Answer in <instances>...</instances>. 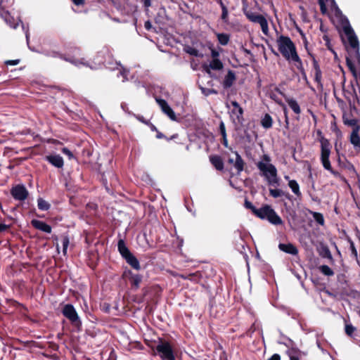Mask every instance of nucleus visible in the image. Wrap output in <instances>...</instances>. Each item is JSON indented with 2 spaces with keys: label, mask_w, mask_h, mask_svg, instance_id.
Masks as SVG:
<instances>
[{
  "label": "nucleus",
  "mask_w": 360,
  "mask_h": 360,
  "mask_svg": "<svg viewBox=\"0 0 360 360\" xmlns=\"http://www.w3.org/2000/svg\"><path fill=\"white\" fill-rule=\"evenodd\" d=\"M74 55L62 54L58 52L53 51L50 56L53 57H59L61 59L69 62L76 66L82 65L84 66L89 67L91 69H96L98 67L105 65L107 61H109L112 58V53L108 47H103L98 51L94 58V66L89 64L84 58L80 57L81 50L79 48L75 47L73 49Z\"/></svg>",
  "instance_id": "f257e3e1"
},
{
  "label": "nucleus",
  "mask_w": 360,
  "mask_h": 360,
  "mask_svg": "<svg viewBox=\"0 0 360 360\" xmlns=\"http://www.w3.org/2000/svg\"><path fill=\"white\" fill-rule=\"evenodd\" d=\"M276 43L279 52L286 60L296 63L301 60L295 44L289 37L281 35L278 37Z\"/></svg>",
  "instance_id": "f03ea898"
},
{
  "label": "nucleus",
  "mask_w": 360,
  "mask_h": 360,
  "mask_svg": "<svg viewBox=\"0 0 360 360\" xmlns=\"http://www.w3.org/2000/svg\"><path fill=\"white\" fill-rule=\"evenodd\" d=\"M257 167L262 172L269 185H278L279 178L278 177L277 169L274 165L266 164L260 161L257 162Z\"/></svg>",
  "instance_id": "7ed1b4c3"
},
{
  "label": "nucleus",
  "mask_w": 360,
  "mask_h": 360,
  "mask_svg": "<svg viewBox=\"0 0 360 360\" xmlns=\"http://www.w3.org/2000/svg\"><path fill=\"white\" fill-rule=\"evenodd\" d=\"M330 149L331 145L329 141L322 137L321 139V162L325 169L329 171L333 175L337 176L339 173L333 169L329 160Z\"/></svg>",
  "instance_id": "20e7f679"
},
{
  "label": "nucleus",
  "mask_w": 360,
  "mask_h": 360,
  "mask_svg": "<svg viewBox=\"0 0 360 360\" xmlns=\"http://www.w3.org/2000/svg\"><path fill=\"white\" fill-rule=\"evenodd\" d=\"M255 215L259 219H266L274 225L282 224L281 217L269 205H264L262 207L257 209Z\"/></svg>",
  "instance_id": "39448f33"
},
{
  "label": "nucleus",
  "mask_w": 360,
  "mask_h": 360,
  "mask_svg": "<svg viewBox=\"0 0 360 360\" xmlns=\"http://www.w3.org/2000/svg\"><path fill=\"white\" fill-rule=\"evenodd\" d=\"M343 31L347 37L348 45L346 46L347 51L349 52L350 56H352L351 51L354 52L359 50V39L351 25L348 23L343 26Z\"/></svg>",
  "instance_id": "423d86ee"
},
{
  "label": "nucleus",
  "mask_w": 360,
  "mask_h": 360,
  "mask_svg": "<svg viewBox=\"0 0 360 360\" xmlns=\"http://www.w3.org/2000/svg\"><path fill=\"white\" fill-rule=\"evenodd\" d=\"M231 105L233 106V108L229 112L230 118L235 125L236 129H237L240 126H242L244 122V110L236 101H231Z\"/></svg>",
  "instance_id": "0eeeda50"
},
{
  "label": "nucleus",
  "mask_w": 360,
  "mask_h": 360,
  "mask_svg": "<svg viewBox=\"0 0 360 360\" xmlns=\"http://www.w3.org/2000/svg\"><path fill=\"white\" fill-rule=\"evenodd\" d=\"M156 352L162 360H175L174 351L168 342L160 341L156 347Z\"/></svg>",
  "instance_id": "6e6552de"
},
{
  "label": "nucleus",
  "mask_w": 360,
  "mask_h": 360,
  "mask_svg": "<svg viewBox=\"0 0 360 360\" xmlns=\"http://www.w3.org/2000/svg\"><path fill=\"white\" fill-rule=\"evenodd\" d=\"M245 14L250 21L259 24L263 33L267 34L269 31L268 22L262 15L252 11H247Z\"/></svg>",
  "instance_id": "1a4fd4ad"
},
{
  "label": "nucleus",
  "mask_w": 360,
  "mask_h": 360,
  "mask_svg": "<svg viewBox=\"0 0 360 360\" xmlns=\"http://www.w3.org/2000/svg\"><path fill=\"white\" fill-rule=\"evenodd\" d=\"M63 314L75 326H79L81 321L74 307L71 304H66L63 309Z\"/></svg>",
  "instance_id": "9d476101"
},
{
  "label": "nucleus",
  "mask_w": 360,
  "mask_h": 360,
  "mask_svg": "<svg viewBox=\"0 0 360 360\" xmlns=\"http://www.w3.org/2000/svg\"><path fill=\"white\" fill-rule=\"evenodd\" d=\"M11 195L15 200L23 201L28 197L29 193L22 184H18L11 189Z\"/></svg>",
  "instance_id": "9b49d317"
},
{
  "label": "nucleus",
  "mask_w": 360,
  "mask_h": 360,
  "mask_svg": "<svg viewBox=\"0 0 360 360\" xmlns=\"http://www.w3.org/2000/svg\"><path fill=\"white\" fill-rule=\"evenodd\" d=\"M155 101L165 114H166L172 120H176V116L174 110L171 108V107L165 99L156 98Z\"/></svg>",
  "instance_id": "f8f14e48"
},
{
  "label": "nucleus",
  "mask_w": 360,
  "mask_h": 360,
  "mask_svg": "<svg viewBox=\"0 0 360 360\" xmlns=\"http://www.w3.org/2000/svg\"><path fill=\"white\" fill-rule=\"evenodd\" d=\"M233 153L236 155V160H233L232 158H229L228 162L233 165L237 171V174L239 175L244 170L245 162L237 151H234Z\"/></svg>",
  "instance_id": "ddd939ff"
},
{
  "label": "nucleus",
  "mask_w": 360,
  "mask_h": 360,
  "mask_svg": "<svg viewBox=\"0 0 360 360\" xmlns=\"http://www.w3.org/2000/svg\"><path fill=\"white\" fill-rule=\"evenodd\" d=\"M309 56L311 58L313 63V68L314 70V81L318 84V85L322 87V72L321 70L319 63L316 60L315 56L312 53L309 52Z\"/></svg>",
  "instance_id": "4468645a"
},
{
  "label": "nucleus",
  "mask_w": 360,
  "mask_h": 360,
  "mask_svg": "<svg viewBox=\"0 0 360 360\" xmlns=\"http://www.w3.org/2000/svg\"><path fill=\"white\" fill-rule=\"evenodd\" d=\"M360 127H356L352 129V131L350 134L349 141L353 145L354 148L360 149Z\"/></svg>",
  "instance_id": "2eb2a0df"
},
{
  "label": "nucleus",
  "mask_w": 360,
  "mask_h": 360,
  "mask_svg": "<svg viewBox=\"0 0 360 360\" xmlns=\"http://www.w3.org/2000/svg\"><path fill=\"white\" fill-rule=\"evenodd\" d=\"M46 161L57 168H62L64 165L63 158L60 155H49L45 157Z\"/></svg>",
  "instance_id": "dca6fc26"
},
{
  "label": "nucleus",
  "mask_w": 360,
  "mask_h": 360,
  "mask_svg": "<svg viewBox=\"0 0 360 360\" xmlns=\"http://www.w3.org/2000/svg\"><path fill=\"white\" fill-rule=\"evenodd\" d=\"M223 67L224 65L222 62L219 58H214L210 61L208 65H204V70L207 74L211 75L210 70H220L223 68Z\"/></svg>",
  "instance_id": "f3484780"
},
{
  "label": "nucleus",
  "mask_w": 360,
  "mask_h": 360,
  "mask_svg": "<svg viewBox=\"0 0 360 360\" xmlns=\"http://www.w3.org/2000/svg\"><path fill=\"white\" fill-rule=\"evenodd\" d=\"M210 162L217 170L222 171L224 168V164L221 156L218 155H212L209 157Z\"/></svg>",
  "instance_id": "a211bd4d"
},
{
  "label": "nucleus",
  "mask_w": 360,
  "mask_h": 360,
  "mask_svg": "<svg viewBox=\"0 0 360 360\" xmlns=\"http://www.w3.org/2000/svg\"><path fill=\"white\" fill-rule=\"evenodd\" d=\"M236 77L235 72L231 70H229L226 75L224 77L223 83H222L223 87L224 89H229V88L233 86L234 82L236 81Z\"/></svg>",
  "instance_id": "6ab92c4d"
},
{
  "label": "nucleus",
  "mask_w": 360,
  "mask_h": 360,
  "mask_svg": "<svg viewBox=\"0 0 360 360\" xmlns=\"http://www.w3.org/2000/svg\"><path fill=\"white\" fill-rule=\"evenodd\" d=\"M317 251L319 255L322 257L326 258L330 261H333V256L327 245H324L323 243H320L317 246Z\"/></svg>",
  "instance_id": "aec40b11"
},
{
  "label": "nucleus",
  "mask_w": 360,
  "mask_h": 360,
  "mask_svg": "<svg viewBox=\"0 0 360 360\" xmlns=\"http://www.w3.org/2000/svg\"><path fill=\"white\" fill-rule=\"evenodd\" d=\"M290 360H300L306 356V353L295 348H291L288 351Z\"/></svg>",
  "instance_id": "412c9836"
},
{
  "label": "nucleus",
  "mask_w": 360,
  "mask_h": 360,
  "mask_svg": "<svg viewBox=\"0 0 360 360\" xmlns=\"http://www.w3.org/2000/svg\"><path fill=\"white\" fill-rule=\"evenodd\" d=\"M278 248L281 251L285 252L288 254H290V255H295L298 252L296 247L294 246L291 243H288V244L280 243L278 245Z\"/></svg>",
  "instance_id": "4be33fe9"
},
{
  "label": "nucleus",
  "mask_w": 360,
  "mask_h": 360,
  "mask_svg": "<svg viewBox=\"0 0 360 360\" xmlns=\"http://www.w3.org/2000/svg\"><path fill=\"white\" fill-rule=\"evenodd\" d=\"M219 132L221 135V143L225 148L229 147L226 126L223 121H221L219 126Z\"/></svg>",
  "instance_id": "5701e85b"
},
{
  "label": "nucleus",
  "mask_w": 360,
  "mask_h": 360,
  "mask_svg": "<svg viewBox=\"0 0 360 360\" xmlns=\"http://www.w3.org/2000/svg\"><path fill=\"white\" fill-rule=\"evenodd\" d=\"M285 101L295 114L300 115L301 113L300 107L295 99L292 98H286Z\"/></svg>",
  "instance_id": "b1692460"
},
{
  "label": "nucleus",
  "mask_w": 360,
  "mask_h": 360,
  "mask_svg": "<svg viewBox=\"0 0 360 360\" xmlns=\"http://www.w3.org/2000/svg\"><path fill=\"white\" fill-rule=\"evenodd\" d=\"M260 124L262 127L265 129L271 128L273 125V119L271 116L268 113L264 114V115L261 119Z\"/></svg>",
  "instance_id": "393cba45"
},
{
  "label": "nucleus",
  "mask_w": 360,
  "mask_h": 360,
  "mask_svg": "<svg viewBox=\"0 0 360 360\" xmlns=\"http://www.w3.org/2000/svg\"><path fill=\"white\" fill-rule=\"evenodd\" d=\"M288 186L290 188L293 193L297 196L300 197L302 195V193L300 190V186L297 181L295 180H289L288 181Z\"/></svg>",
  "instance_id": "a878e982"
},
{
  "label": "nucleus",
  "mask_w": 360,
  "mask_h": 360,
  "mask_svg": "<svg viewBox=\"0 0 360 360\" xmlns=\"http://www.w3.org/2000/svg\"><path fill=\"white\" fill-rule=\"evenodd\" d=\"M269 193L273 198H275L281 197L283 195H285L288 199L290 198V195L288 193H285V192H283L282 190L278 189V188H276V189L270 188Z\"/></svg>",
  "instance_id": "bb28decb"
},
{
  "label": "nucleus",
  "mask_w": 360,
  "mask_h": 360,
  "mask_svg": "<svg viewBox=\"0 0 360 360\" xmlns=\"http://www.w3.org/2000/svg\"><path fill=\"white\" fill-rule=\"evenodd\" d=\"M217 37L219 43L222 46L227 45L230 40V35L226 33H218Z\"/></svg>",
  "instance_id": "cd10ccee"
},
{
  "label": "nucleus",
  "mask_w": 360,
  "mask_h": 360,
  "mask_svg": "<svg viewBox=\"0 0 360 360\" xmlns=\"http://www.w3.org/2000/svg\"><path fill=\"white\" fill-rule=\"evenodd\" d=\"M124 258L134 269H139L140 266L138 260L131 253Z\"/></svg>",
  "instance_id": "c85d7f7f"
},
{
  "label": "nucleus",
  "mask_w": 360,
  "mask_h": 360,
  "mask_svg": "<svg viewBox=\"0 0 360 360\" xmlns=\"http://www.w3.org/2000/svg\"><path fill=\"white\" fill-rule=\"evenodd\" d=\"M118 250L123 257H125L130 254L129 250L125 245L124 242L122 240H120L118 242Z\"/></svg>",
  "instance_id": "c756f323"
},
{
  "label": "nucleus",
  "mask_w": 360,
  "mask_h": 360,
  "mask_svg": "<svg viewBox=\"0 0 360 360\" xmlns=\"http://www.w3.org/2000/svg\"><path fill=\"white\" fill-rule=\"evenodd\" d=\"M342 120L345 125L352 127V129L356 127H360L356 119H349L346 115H343Z\"/></svg>",
  "instance_id": "7c9ffc66"
},
{
  "label": "nucleus",
  "mask_w": 360,
  "mask_h": 360,
  "mask_svg": "<svg viewBox=\"0 0 360 360\" xmlns=\"http://www.w3.org/2000/svg\"><path fill=\"white\" fill-rule=\"evenodd\" d=\"M219 6H220V7L221 8V20L224 22L227 23L229 22V11H228V8H227V7L225 6V4L224 3L221 4Z\"/></svg>",
  "instance_id": "2f4dec72"
},
{
  "label": "nucleus",
  "mask_w": 360,
  "mask_h": 360,
  "mask_svg": "<svg viewBox=\"0 0 360 360\" xmlns=\"http://www.w3.org/2000/svg\"><path fill=\"white\" fill-rule=\"evenodd\" d=\"M37 206L40 210L46 211L50 208L51 205L43 198H39L37 200Z\"/></svg>",
  "instance_id": "473e14b6"
},
{
  "label": "nucleus",
  "mask_w": 360,
  "mask_h": 360,
  "mask_svg": "<svg viewBox=\"0 0 360 360\" xmlns=\"http://www.w3.org/2000/svg\"><path fill=\"white\" fill-rule=\"evenodd\" d=\"M156 138L158 139H165L167 141H172V140H175L176 139L179 138V134H174L173 135H172L171 136L169 137H167L165 135H164L162 132L159 131L158 130L156 131Z\"/></svg>",
  "instance_id": "72a5a7b5"
},
{
  "label": "nucleus",
  "mask_w": 360,
  "mask_h": 360,
  "mask_svg": "<svg viewBox=\"0 0 360 360\" xmlns=\"http://www.w3.org/2000/svg\"><path fill=\"white\" fill-rule=\"evenodd\" d=\"M295 65L297 68V69L300 72L302 78L307 82V83H308L307 74L305 72L302 60H300L299 62L295 63Z\"/></svg>",
  "instance_id": "f704fd0d"
},
{
  "label": "nucleus",
  "mask_w": 360,
  "mask_h": 360,
  "mask_svg": "<svg viewBox=\"0 0 360 360\" xmlns=\"http://www.w3.org/2000/svg\"><path fill=\"white\" fill-rule=\"evenodd\" d=\"M314 219L320 225H323L324 224V218L323 215L321 213L311 212Z\"/></svg>",
  "instance_id": "c9c22d12"
},
{
  "label": "nucleus",
  "mask_w": 360,
  "mask_h": 360,
  "mask_svg": "<svg viewBox=\"0 0 360 360\" xmlns=\"http://www.w3.org/2000/svg\"><path fill=\"white\" fill-rule=\"evenodd\" d=\"M319 270L322 274L326 276H333L334 274L333 271L327 265H321L319 267Z\"/></svg>",
  "instance_id": "e433bc0d"
},
{
  "label": "nucleus",
  "mask_w": 360,
  "mask_h": 360,
  "mask_svg": "<svg viewBox=\"0 0 360 360\" xmlns=\"http://www.w3.org/2000/svg\"><path fill=\"white\" fill-rule=\"evenodd\" d=\"M300 240L302 243H304L305 244H307L308 242H314V238L310 234H306L305 233H302Z\"/></svg>",
  "instance_id": "4c0bfd02"
},
{
  "label": "nucleus",
  "mask_w": 360,
  "mask_h": 360,
  "mask_svg": "<svg viewBox=\"0 0 360 360\" xmlns=\"http://www.w3.org/2000/svg\"><path fill=\"white\" fill-rule=\"evenodd\" d=\"M244 205L245 208L250 210L252 214H255V212H257V208L255 206H254L252 203L247 199L245 200Z\"/></svg>",
  "instance_id": "58836bf2"
},
{
  "label": "nucleus",
  "mask_w": 360,
  "mask_h": 360,
  "mask_svg": "<svg viewBox=\"0 0 360 360\" xmlns=\"http://www.w3.org/2000/svg\"><path fill=\"white\" fill-rule=\"evenodd\" d=\"M185 51L193 56H199V51L195 48L191 47V46H187L185 48Z\"/></svg>",
  "instance_id": "ea45409f"
},
{
  "label": "nucleus",
  "mask_w": 360,
  "mask_h": 360,
  "mask_svg": "<svg viewBox=\"0 0 360 360\" xmlns=\"http://www.w3.org/2000/svg\"><path fill=\"white\" fill-rule=\"evenodd\" d=\"M201 91H202V93L205 95V96H210L211 94H218V91L214 89H207V88H204V87H201Z\"/></svg>",
  "instance_id": "a19ab883"
},
{
  "label": "nucleus",
  "mask_w": 360,
  "mask_h": 360,
  "mask_svg": "<svg viewBox=\"0 0 360 360\" xmlns=\"http://www.w3.org/2000/svg\"><path fill=\"white\" fill-rule=\"evenodd\" d=\"M346 63L349 70L354 74H356V68L352 60L349 58H346Z\"/></svg>",
  "instance_id": "79ce46f5"
},
{
  "label": "nucleus",
  "mask_w": 360,
  "mask_h": 360,
  "mask_svg": "<svg viewBox=\"0 0 360 360\" xmlns=\"http://www.w3.org/2000/svg\"><path fill=\"white\" fill-rule=\"evenodd\" d=\"M318 3L320 6V10L322 14L327 13V7L326 6L324 0H318Z\"/></svg>",
  "instance_id": "37998d69"
},
{
  "label": "nucleus",
  "mask_w": 360,
  "mask_h": 360,
  "mask_svg": "<svg viewBox=\"0 0 360 360\" xmlns=\"http://www.w3.org/2000/svg\"><path fill=\"white\" fill-rule=\"evenodd\" d=\"M323 39L326 41V45L327 48L329 50L332 51L333 53H335V51L333 50V49L330 46V41L329 37L328 35H326V34H324L323 36Z\"/></svg>",
  "instance_id": "c03bdc74"
},
{
  "label": "nucleus",
  "mask_w": 360,
  "mask_h": 360,
  "mask_svg": "<svg viewBox=\"0 0 360 360\" xmlns=\"http://www.w3.org/2000/svg\"><path fill=\"white\" fill-rule=\"evenodd\" d=\"M355 328L351 325H346L345 332L347 335H351L354 331Z\"/></svg>",
  "instance_id": "a18cd8bd"
},
{
  "label": "nucleus",
  "mask_w": 360,
  "mask_h": 360,
  "mask_svg": "<svg viewBox=\"0 0 360 360\" xmlns=\"http://www.w3.org/2000/svg\"><path fill=\"white\" fill-rule=\"evenodd\" d=\"M63 252L64 254L66 253L67 248L69 245V239L68 238H64L63 240Z\"/></svg>",
  "instance_id": "49530a36"
},
{
  "label": "nucleus",
  "mask_w": 360,
  "mask_h": 360,
  "mask_svg": "<svg viewBox=\"0 0 360 360\" xmlns=\"http://www.w3.org/2000/svg\"><path fill=\"white\" fill-rule=\"evenodd\" d=\"M62 153L68 155L70 159H71L73 157L72 153L68 148H63L62 149Z\"/></svg>",
  "instance_id": "de8ad7c7"
},
{
  "label": "nucleus",
  "mask_w": 360,
  "mask_h": 360,
  "mask_svg": "<svg viewBox=\"0 0 360 360\" xmlns=\"http://www.w3.org/2000/svg\"><path fill=\"white\" fill-rule=\"evenodd\" d=\"M20 63V60H8L5 62L6 65H16Z\"/></svg>",
  "instance_id": "09e8293b"
},
{
  "label": "nucleus",
  "mask_w": 360,
  "mask_h": 360,
  "mask_svg": "<svg viewBox=\"0 0 360 360\" xmlns=\"http://www.w3.org/2000/svg\"><path fill=\"white\" fill-rule=\"evenodd\" d=\"M135 117L139 121H140L141 122L143 123L146 125H147L150 122L149 120H146L142 115H135Z\"/></svg>",
  "instance_id": "8fccbe9b"
},
{
  "label": "nucleus",
  "mask_w": 360,
  "mask_h": 360,
  "mask_svg": "<svg viewBox=\"0 0 360 360\" xmlns=\"http://www.w3.org/2000/svg\"><path fill=\"white\" fill-rule=\"evenodd\" d=\"M31 225H33V226H41V225H47L46 224H45L44 222H42V221H39L38 220H36V219H33L31 222Z\"/></svg>",
  "instance_id": "3c124183"
},
{
  "label": "nucleus",
  "mask_w": 360,
  "mask_h": 360,
  "mask_svg": "<svg viewBox=\"0 0 360 360\" xmlns=\"http://www.w3.org/2000/svg\"><path fill=\"white\" fill-rule=\"evenodd\" d=\"M133 282L136 286H138L141 282V278L139 276H134L133 278Z\"/></svg>",
  "instance_id": "603ef678"
},
{
  "label": "nucleus",
  "mask_w": 360,
  "mask_h": 360,
  "mask_svg": "<svg viewBox=\"0 0 360 360\" xmlns=\"http://www.w3.org/2000/svg\"><path fill=\"white\" fill-rule=\"evenodd\" d=\"M302 41H303V44H304V48H305L306 51H307V53L309 54V52H311V51H310V50L308 48V41H307V39L306 37L304 38H302Z\"/></svg>",
  "instance_id": "864d4df0"
},
{
  "label": "nucleus",
  "mask_w": 360,
  "mask_h": 360,
  "mask_svg": "<svg viewBox=\"0 0 360 360\" xmlns=\"http://www.w3.org/2000/svg\"><path fill=\"white\" fill-rule=\"evenodd\" d=\"M211 56L212 57V59L218 58V57L219 56V53L217 51H216L215 49H212Z\"/></svg>",
  "instance_id": "5fc2aeb1"
},
{
  "label": "nucleus",
  "mask_w": 360,
  "mask_h": 360,
  "mask_svg": "<svg viewBox=\"0 0 360 360\" xmlns=\"http://www.w3.org/2000/svg\"><path fill=\"white\" fill-rule=\"evenodd\" d=\"M144 27L146 30L149 31L151 30L152 28V24L151 22H150V20H147L145 22V24H144Z\"/></svg>",
  "instance_id": "6e6d98bb"
},
{
  "label": "nucleus",
  "mask_w": 360,
  "mask_h": 360,
  "mask_svg": "<svg viewBox=\"0 0 360 360\" xmlns=\"http://www.w3.org/2000/svg\"><path fill=\"white\" fill-rule=\"evenodd\" d=\"M39 228L41 231L47 233H50L51 231V226H37Z\"/></svg>",
  "instance_id": "4d7b16f0"
},
{
  "label": "nucleus",
  "mask_w": 360,
  "mask_h": 360,
  "mask_svg": "<svg viewBox=\"0 0 360 360\" xmlns=\"http://www.w3.org/2000/svg\"><path fill=\"white\" fill-rule=\"evenodd\" d=\"M354 57H355L357 60V62L359 63V65H360V51L359 50L358 51H356L355 52H354Z\"/></svg>",
  "instance_id": "13d9d810"
},
{
  "label": "nucleus",
  "mask_w": 360,
  "mask_h": 360,
  "mask_svg": "<svg viewBox=\"0 0 360 360\" xmlns=\"http://www.w3.org/2000/svg\"><path fill=\"white\" fill-rule=\"evenodd\" d=\"M147 126L149 127V128L150 129V130L152 131H155L156 132L158 131L157 127L153 123H151L150 122H148Z\"/></svg>",
  "instance_id": "bf43d9fd"
},
{
  "label": "nucleus",
  "mask_w": 360,
  "mask_h": 360,
  "mask_svg": "<svg viewBox=\"0 0 360 360\" xmlns=\"http://www.w3.org/2000/svg\"><path fill=\"white\" fill-rule=\"evenodd\" d=\"M72 2L77 6H81L84 4L85 0H72Z\"/></svg>",
  "instance_id": "052dcab7"
},
{
  "label": "nucleus",
  "mask_w": 360,
  "mask_h": 360,
  "mask_svg": "<svg viewBox=\"0 0 360 360\" xmlns=\"http://www.w3.org/2000/svg\"><path fill=\"white\" fill-rule=\"evenodd\" d=\"M143 6L145 8H148L151 6V1L150 0H143Z\"/></svg>",
  "instance_id": "680f3d73"
},
{
  "label": "nucleus",
  "mask_w": 360,
  "mask_h": 360,
  "mask_svg": "<svg viewBox=\"0 0 360 360\" xmlns=\"http://www.w3.org/2000/svg\"><path fill=\"white\" fill-rule=\"evenodd\" d=\"M284 112H285V122L286 124V127H288V126L289 124V119H288V117L287 115V111L285 109L284 110Z\"/></svg>",
  "instance_id": "e2e57ef3"
},
{
  "label": "nucleus",
  "mask_w": 360,
  "mask_h": 360,
  "mask_svg": "<svg viewBox=\"0 0 360 360\" xmlns=\"http://www.w3.org/2000/svg\"><path fill=\"white\" fill-rule=\"evenodd\" d=\"M280 356L278 354H274L270 359L268 360H280Z\"/></svg>",
  "instance_id": "0e129e2a"
},
{
  "label": "nucleus",
  "mask_w": 360,
  "mask_h": 360,
  "mask_svg": "<svg viewBox=\"0 0 360 360\" xmlns=\"http://www.w3.org/2000/svg\"><path fill=\"white\" fill-rule=\"evenodd\" d=\"M262 159L264 161L267 162L271 161V158L268 155H264L262 157Z\"/></svg>",
  "instance_id": "69168bd1"
},
{
  "label": "nucleus",
  "mask_w": 360,
  "mask_h": 360,
  "mask_svg": "<svg viewBox=\"0 0 360 360\" xmlns=\"http://www.w3.org/2000/svg\"><path fill=\"white\" fill-rule=\"evenodd\" d=\"M297 30H298L299 33L300 34L302 38H304L306 37L305 34L300 28H297Z\"/></svg>",
  "instance_id": "338daca9"
},
{
  "label": "nucleus",
  "mask_w": 360,
  "mask_h": 360,
  "mask_svg": "<svg viewBox=\"0 0 360 360\" xmlns=\"http://www.w3.org/2000/svg\"><path fill=\"white\" fill-rule=\"evenodd\" d=\"M297 30H298L299 33L300 34L302 38H304L306 37L305 34L300 28H297Z\"/></svg>",
  "instance_id": "774afa93"
}]
</instances>
